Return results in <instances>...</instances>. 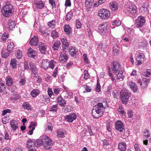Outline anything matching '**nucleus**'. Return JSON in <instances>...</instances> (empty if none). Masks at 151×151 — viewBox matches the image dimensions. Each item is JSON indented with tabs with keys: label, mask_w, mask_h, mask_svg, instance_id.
Listing matches in <instances>:
<instances>
[{
	"label": "nucleus",
	"mask_w": 151,
	"mask_h": 151,
	"mask_svg": "<svg viewBox=\"0 0 151 151\" xmlns=\"http://www.w3.org/2000/svg\"><path fill=\"white\" fill-rule=\"evenodd\" d=\"M105 107L102 103H98L93 106L92 110V116L95 119H98L101 116L104 111Z\"/></svg>",
	"instance_id": "nucleus-1"
},
{
	"label": "nucleus",
	"mask_w": 151,
	"mask_h": 151,
	"mask_svg": "<svg viewBox=\"0 0 151 151\" xmlns=\"http://www.w3.org/2000/svg\"><path fill=\"white\" fill-rule=\"evenodd\" d=\"M14 9L10 4L5 5L2 9L1 12L3 15L6 17H9L14 13Z\"/></svg>",
	"instance_id": "nucleus-2"
},
{
	"label": "nucleus",
	"mask_w": 151,
	"mask_h": 151,
	"mask_svg": "<svg viewBox=\"0 0 151 151\" xmlns=\"http://www.w3.org/2000/svg\"><path fill=\"white\" fill-rule=\"evenodd\" d=\"M130 93L127 90L123 89L120 92L121 99L123 104H125L128 101Z\"/></svg>",
	"instance_id": "nucleus-3"
},
{
	"label": "nucleus",
	"mask_w": 151,
	"mask_h": 151,
	"mask_svg": "<svg viewBox=\"0 0 151 151\" xmlns=\"http://www.w3.org/2000/svg\"><path fill=\"white\" fill-rule=\"evenodd\" d=\"M43 147L46 150L50 149L52 146L53 142L51 139L47 136H44L43 137Z\"/></svg>",
	"instance_id": "nucleus-4"
},
{
	"label": "nucleus",
	"mask_w": 151,
	"mask_h": 151,
	"mask_svg": "<svg viewBox=\"0 0 151 151\" xmlns=\"http://www.w3.org/2000/svg\"><path fill=\"white\" fill-rule=\"evenodd\" d=\"M108 22H103L99 25V32L101 35H103L108 32L109 29Z\"/></svg>",
	"instance_id": "nucleus-5"
},
{
	"label": "nucleus",
	"mask_w": 151,
	"mask_h": 151,
	"mask_svg": "<svg viewBox=\"0 0 151 151\" xmlns=\"http://www.w3.org/2000/svg\"><path fill=\"white\" fill-rule=\"evenodd\" d=\"M98 15L102 19H108L110 15L109 11L106 9H101L98 12Z\"/></svg>",
	"instance_id": "nucleus-6"
},
{
	"label": "nucleus",
	"mask_w": 151,
	"mask_h": 151,
	"mask_svg": "<svg viewBox=\"0 0 151 151\" xmlns=\"http://www.w3.org/2000/svg\"><path fill=\"white\" fill-rule=\"evenodd\" d=\"M127 13L131 17H133L137 12L136 6L134 4H131L127 8Z\"/></svg>",
	"instance_id": "nucleus-7"
},
{
	"label": "nucleus",
	"mask_w": 151,
	"mask_h": 151,
	"mask_svg": "<svg viewBox=\"0 0 151 151\" xmlns=\"http://www.w3.org/2000/svg\"><path fill=\"white\" fill-rule=\"evenodd\" d=\"M111 64V70L114 73L116 74L119 70L123 69L122 68L121 65L118 61H114Z\"/></svg>",
	"instance_id": "nucleus-8"
},
{
	"label": "nucleus",
	"mask_w": 151,
	"mask_h": 151,
	"mask_svg": "<svg viewBox=\"0 0 151 151\" xmlns=\"http://www.w3.org/2000/svg\"><path fill=\"white\" fill-rule=\"evenodd\" d=\"M145 22V20L142 16H139L137 19H135V27L138 28L142 27L144 25Z\"/></svg>",
	"instance_id": "nucleus-9"
},
{
	"label": "nucleus",
	"mask_w": 151,
	"mask_h": 151,
	"mask_svg": "<svg viewBox=\"0 0 151 151\" xmlns=\"http://www.w3.org/2000/svg\"><path fill=\"white\" fill-rule=\"evenodd\" d=\"M136 60L137 65L141 64L142 62L144 61L145 56L144 54L142 53L137 52L135 54Z\"/></svg>",
	"instance_id": "nucleus-10"
},
{
	"label": "nucleus",
	"mask_w": 151,
	"mask_h": 151,
	"mask_svg": "<svg viewBox=\"0 0 151 151\" xmlns=\"http://www.w3.org/2000/svg\"><path fill=\"white\" fill-rule=\"evenodd\" d=\"M27 147L29 149V151H35L37 149L35 142L29 139L27 143Z\"/></svg>",
	"instance_id": "nucleus-11"
},
{
	"label": "nucleus",
	"mask_w": 151,
	"mask_h": 151,
	"mask_svg": "<svg viewBox=\"0 0 151 151\" xmlns=\"http://www.w3.org/2000/svg\"><path fill=\"white\" fill-rule=\"evenodd\" d=\"M68 56L67 52L63 50L60 54L59 60L61 63L66 62L68 59Z\"/></svg>",
	"instance_id": "nucleus-12"
},
{
	"label": "nucleus",
	"mask_w": 151,
	"mask_h": 151,
	"mask_svg": "<svg viewBox=\"0 0 151 151\" xmlns=\"http://www.w3.org/2000/svg\"><path fill=\"white\" fill-rule=\"evenodd\" d=\"M116 129L120 132H122L124 129V125L123 123L120 120L116 121L115 124Z\"/></svg>",
	"instance_id": "nucleus-13"
},
{
	"label": "nucleus",
	"mask_w": 151,
	"mask_h": 151,
	"mask_svg": "<svg viewBox=\"0 0 151 151\" xmlns=\"http://www.w3.org/2000/svg\"><path fill=\"white\" fill-rule=\"evenodd\" d=\"M30 69L31 70V73L35 76L38 75V69L36 67V64L32 62H30L29 64Z\"/></svg>",
	"instance_id": "nucleus-14"
},
{
	"label": "nucleus",
	"mask_w": 151,
	"mask_h": 151,
	"mask_svg": "<svg viewBox=\"0 0 151 151\" xmlns=\"http://www.w3.org/2000/svg\"><path fill=\"white\" fill-rule=\"evenodd\" d=\"M94 0H86L85 4L87 12L91 11V9L92 7L93 4L94 3Z\"/></svg>",
	"instance_id": "nucleus-15"
},
{
	"label": "nucleus",
	"mask_w": 151,
	"mask_h": 151,
	"mask_svg": "<svg viewBox=\"0 0 151 151\" xmlns=\"http://www.w3.org/2000/svg\"><path fill=\"white\" fill-rule=\"evenodd\" d=\"M34 4L35 5V7L37 9H42L45 6V3L42 0H35L34 1Z\"/></svg>",
	"instance_id": "nucleus-16"
},
{
	"label": "nucleus",
	"mask_w": 151,
	"mask_h": 151,
	"mask_svg": "<svg viewBox=\"0 0 151 151\" xmlns=\"http://www.w3.org/2000/svg\"><path fill=\"white\" fill-rule=\"evenodd\" d=\"M109 6L110 9L114 11H117L119 7L118 4L116 2L114 1L111 2L109 4Z\"/></svg>",
	"instance_id": "nucleus-17"
},
{
	"label": "nucleus",
	"mask_w": 151,
	"mask_h": 151,
	"mask_svg": "<svg viewBox=\"0 0 151 151\" xmlns=\"http://www.w3.org/2000/svg\"><path fill=\"white\" fill-rule=\"evenodd\" d=\"M76 114L74 113H72L67 115L65 119L68 121L72 122L73 120L76 119Z\"/></svg>",
	"instance_id": "nucleus-18"
},
{
	"label": "nucleus",
	"mask_w": 151,
	"mask_h": 151,
	"mask_svg": "<svg viewBox=\"0 0 151 151\" xmlns=\"http://www.w3.org/2000/svg\"><path fill=\"white\" fill-rule=\"evenodd\" d=\"M56 100L60 106L65 107L66 104V101L61 96H58Z\"/></svg>",
	"instance_id": "nucleus-19"
},
{
	"label": "nucleus",
	"mask_w": 151,
	"mask_h": 151,
	"mask_svg": "<svg viewBox=\"0 0 151 151\" xmlns=\"http://www.w3.org/2000/svg\"><path fill=\"white\" fill-rule=\"evenodd\" d=\"M10 124L12 129L14 131H15L18 127V122L15 119L11 120L10 122Z\"/></svg>",
	"instance_id": "nucleus-20"
},
{
	"label": "nucleus",
	"mask_w": 151,
	"mask_h": 151,
	"mask_svg": "<svg viewBox=\"0 0 151 151\" xmlns=\"http://www.w3.org/2000/svg\"><path fill=\"white\" fill-rule=\"evenodd\" d=\"M39 50L41 53L44 54L45 52L47 46L45 43L42 42L39 43L38 45Z\"/></svg>",
	"instance_id": "nucleus-21"
},
{
	"label": "nucleus",
	"mask_w": 151,
	"mask_h": 151,
	"mask_svg": "<svg viewBox=\"0 0 151 151\" xmlns=\"http://www.w3.org/2000/svg\"><path fill=\"white\" fill-rule=\"evenodd\" d=\"M50 65V61L47 59L43 60L41 64L42 68L44 69H47Z\"/></svg>",
	"instance_id": "nucleus-22"
},
{
	"label": "nucleus",
	"mask_w": 151,
	"mask_h": 151,
	"mask_svg": "<svg viewBox=\"0 0 151 151\" xmlns=\"http://www.w3.org/2000/svg\"><path fill=\"white\" fill-rule=\"evenodd\" d=\"M64 32L67 35H70L71 34L72 30L69 24H65L64 27Z\"/></svg>",
	"instance_id": "nucleus-23"
},
{
	"label": "nucleus",
	"mask_w": 151,
	"mask_h": 151,
	"mask_svg": "<svg viewBox=\"0 0 151 151\" xmlns=\"http://www.w3.org/2000/svg\"><path fill=\"white\" fill-rule=\"evenodd\" d=\"M36 51L33 50L31 47L28 50L27 55L29 57L34 58L36 56Z\"/></svg>",
	"instance_id": "nucleus-24"
},
{
	"label": "nucleus",
	"mask_w": 151,
	"mask_h": 151,
	"mask_svg": "<svg viewBox=\"0 0 151 151\" xmlns=\"http://www.w3.org/2000/svg\"><path fill=\"white\" fill-rule=\"evenodd\" d=\"M69 53L72 57L76 56V53L78 52L77 49L75 47H71L70 49Z\"/></svg>",
	"instance_id": "nucleus-25"
},
{
	"label": "nucleus",
	"mask_w": 151,
	"mask_h": 151,
	"mask_svg": "<svg viewBox=\"0 0 151 151\" xmlns=\"http://www.w3.org/2000/svg\"><path fill=\"white\" fill-rule=\"evenodd\" d=\"M38 39L37 37L35 36L30 40L29 43L31 45L36 46L38 44Z\"/></svg>",
	"instance_id": "nucleus-26"
},
{
	"label": "nucleus",
	"mask_w": 151,
	"mask_h": 151,
	"mask_svg": "<svg viewBox=\"0 0 151 151\" xmlns=\"http://www.w3.org/2000/svg\"><path fill=\"white\" fill-rule=\"evenodd\" d=\"M124 71V69H121L119 70V71H118L116 74V78L117 80H119L122 79L123 80L124 76L123 75V71Z\"/></svg>",
	"instance_id": "nucleus-27"
},
{
	"label": "nucleus",
	"mask_w": 151,
	"mask_h": 151,
	"mask_svg": "<svg viewBox=\"0 0 151 151\" xmlns=\"http://www.w3.org/2000/svg\"><path fill=\"white\" fill-rule=\"evenodd\" d=\"M61 42L63 44V50L68 49L69 46V44L67 40L64 38L61 39Z\"/></svg>",
	"instance_id": "nucleus-28"
},
{
	"label": "nucleus",
	"mask_w": 151,
	"mask_h": 151,
	"mask_svg": "<svg viewBox=\"0 0 151 151\" xmlns=\"http://www.w3.org/2000/svg\"><path fill=\"white\" fill-rule=\"evenodd\" d=\"M8 44L7 46V50L10 53H12L13 52V49L14 47V44L13 42L10 41L9 42V40L8 41Z\"/></svg>",
	"instance_id": "nucleus-29"
},
{
	"label": "nucleus",
	"mask_w": 151,
	"mask_h": 151,
	"mask_svg": "<svg viewBox=\"0 0 151 151\" xmlns=\"http://www.w3.org/2000/svg\"><path fill=\"white\" fill-rule=\"evenodd\" d=\"M6 85L9 86H11L13 83V80L12 77L10 76H7L6 77Z\"/></svg>",
	"instance_id": "nucleus-30"
},
{
	"label": "nucleus",
	"mask_w": 151,
	"mask_h": 151,
	"mask_svg": "<svg viewBox=\"0 0 151 151\" xmlns=\"http://www.w3.org/2000/svg\"><path fill=\"white\" fill-rule=\"evenodd\" d=\"M128 84L134 92H135L137 91V87L135 83L132 81H129Z\"/></svg>",
	"instance_id": "nucleus-31"
},
{
	"label": "nucleus",
	"mask_w": 151,
	"mask_h": 151,
	"mask_svg": "<svg viewBox=\"0 0 151 151\" xmlns=\"http://www.w3.org/2000/svg\"><path fill=\"white\" fill-rule=\"evenodd\" d=\"M10 53L7 49L6 48L3 49L2 50L1 55L2 58H6L9 55Z\"/></svg>",
	"instance_id": "nucleus-32"
},
{
	"label": "nucleus",
	"mask_w": 151,
	"mask_h": 151,
	"mask_svg": "<svg viewBox=\"0 0 151 151\" xmlns=\"http://www.w3.org/2000/svg\"><path fill=\"white\" fill-rule=\"evenodd\" d=\"M118 149L121 151H124L126 149V145L125 143L120 142L118 145Z\"/></svg>",
	"instance_id": "nucleus-33"
},
{
	"label": "nucleus",
	"mask_w": 151,
	"mask_h": 151,
	"mask_svg": "<svg viewBox=\"0 0 151 151\" xmlns=\"http://www.w3.org/2000/svg\"><path fill=\"white\" fill-rule=\"evenodd\" d=\"M21 97L20 95L18 94H14L9 97V99L11 101H15L19 99Z\"/></svg>",
	"instance_id": "nucleus-34"
},
{
	"label": "nucleus",
	"mask_w": 151,
	"mask_h": 151,
	"mask_svg": "<svg viewBox=\"0 0 151 151\" xmlns=\"http://www.w3.org/2000/svg\"><path fill=\"white\" fill-rule=\"evenodd\" d=\"M8 27L7 28L9 29H12V28H14L15 26V22L11 19H9L8 21Z\"/></svg>",
	"instance_id": "nucleus-35"
},
{
	"label": "nucleus",
	"mask_w": 151,
	"mask_h": 151,
	"mask_svg": "<svg viewBox=\"0 0 151 151\" xmlns=\"http://www.w3.org/2000/svg\"><path fill=\"white\" fill-rule=\"evenodd\" d=\"M22 106L24 109H26L27 110H31L32 109L31 106L27 102H24L22 104Z\"/></svg>",
	"instance_id": "nucleus-36"
},
{
	"label": "nucleus",
	"mask_w": 151,
	"mask_h": 151,
	"mask_svg": "<svg viewBox=\"0 0 151 151\" xmlns=\"http://www.w3.org/2000/svg\"><path fill=\"white\" fill-rule=\"evenodd\" d=\"M50 35L54 39L58 37L59 35V34L56 30L54 29L51 30Z\"/></svg>",
	"instance_id": "nucleus-37"
},
{
	"label": "nucleus",
	"mask_w": 151,
	"mask_h": 151,
	"mask_svg": "<svg viewBox=\"0 0 151 151\" xmlns=\"http://www.w3.org/2000/svg\"><path fill=\"white\" fill-rule=\"evenodd\" d=\"M40 93V91L39 90L37 89H35L32 91L30 93V95L33 97H36Z\"/></svg>",
	"instance_id": "nucleus-38"
},
{
	"label": "nucleus",
	"mask_w": 151,
	"mask_h": 151,
	"mask_svg": "<svg viewBox=\"0 0 151 151\" xmlns=\"http://www.w3.org/2000/svg\"><path fill=\"white\" fill-rule=\"evenodd\" d=\"M57 136L58 137H64V132L62 129L58 130L57 131Z\"/></svg>",
	"instance_id": "nucleus-39"
},
{
	"label": "nucleus",
	"mask_w": 151,
	"mask_h": 151,
	"mask_svg": "<svg viewBox=\"0 0 151 151\" xmlns=\"http://www.w3.org/2000/svg\"><path fill=\"white\" fill-rule=\"evenodd\" d=\"M60 44V41H57L53 44L52 47V49L54 50H57L59 47Z\"/></svg>",
	"instance_id": "nucleus-40"
},
{
	"label": "nucleus",
	"mask_w": 151,
	"mask_h": 151,
	"mask_svg": "<svg viewBox=\"0 0 151 151\" xmlns=\"http://www.w3.org/2000/svg\"><path fill=\"white\" fill-rule=\"evenodd\" d=\"M6 90L5 85L4 81H0V93L4 92Z\"/></svg>",
	"instance_id": "nucleus-41"
},
{
	"label": "nucleus",
	"mask_w": 151,
	"mask_h": 151,
	"mask_svg": "<svg viewBox=\"0 0 151 151\" xmlns=\"http://www.w3.org/2000/svg\"><path fill=\"white\" fill-rule=\"evenodd\" d=\"M86 31L88 33V35L90 37H92V30L89 25L87 26Z\"/></svg>",
	"instance_id": "nucleus-42"
},
{
	"label": "nucleus",
	"mask_w": 151,
	"mask_h": 151,
	"mask_svg": "<svg viewBox=\"0 0 151 151\" xmlns=\"http://www.w3.org/2000/svg\"><path fill=\"white\" fill-rule=\"evenodd\" d=\"M15 54L17 58L18 59L21 58L22 57V52L20 50H16Z\"/></svg>",
	"instance_id": "nucleus-43"
},
{
	"label": "nucleus",
	"mask_w": 151,
	"mask_h": 151,
	"mask_svg": "<svg viewBox=\"0 0 151 151\" xmlns=\"http://www.w3.org/2000/svg\"><path fill=\"white\" fill-rule=\"evenodd\" d=\"M10 65H11L13 68L16 67L17 60L15 59L12 58L11 59L10 63Z\"/></svg>",
	"instance_id": "nucleus-44"
},
{
	"label": "nucleus",
	"mask_w": 151,
	"mask_h": 151,
	"mask_svg": "<svg viewBox=\"0 0 151 151\" xmlns=\"http://www.w3.org/2000/svg\"><path fill=\"white\" fill-rule=\"evenodd\" d=\"M58 104L52 106L50 108V111L56 112L58 109Z\"/></svg>",
	"instance_id": "nucleus-45"
},
{
	"label": "nucleus",
	"mask_w": 151,
	"mask_h": 151,
	"mask_svg": "<svg viewBox=\"0 0 151 151\" xmlns=\"http://www.w3.org/2000/svg\"><path fill=\"white\" fill-rule=\"evenodd\" d=\"M36 146H37V148L38 147H40L42 145H43V140L39 139L37 140L36 142Z\"/></svg>",
	"instance_id": "nucleus-46"
},
{
	"label": "nucleus",
	"mask_w": 151,
	"mask_h": 151,
	"mask_svg": "<svg viewBox=\"0 0 151 151\" xmlns=\"http://www.w3.org/2000/svg\"><path fill=\"white\" fill-rule=\"evenodd\" d=\"M9 37V34L6 32L4 33L3 34L2 37L1 39L2 40L5 42L6 41L7 39Z\"/></svg>",
	"instance_id": "nucleus-47"
},
{
	"label": "nucleus",
	"mask_w": 151,
	"mask_h": 151,
	"mask_svg": "<svg viewBox=\"0 0 151 151\" xmlns=\"http://www.w3.org/2000/svg\"><path fill=\"white\" fill-rule=\"evenodd\" d=\"M73 16V13L71 12H68L66 16L65 19L66 20H69Z\"/></svg>",
	"instance_id": "nucleus-48"
},
{
	"label": "nucleus",
	"mask_w": 151,
	"mask_h": 151,
	"mask_svg": "<svg viewBox=\"0 0 151 151\" xmlns=\"http://www.w3.org/2000/svg\"><path fill=\"white\" fill-rule=\"evenodd\" d=\"M53 89L54 94L55 95H58L59 94L60 91V88L54 87Z\"/></svg>",
	"instance_id": "nucleus-49"
},
{
	"label": "nucleus",
	"mask_w": 151,
	"mask_h": 151,
	"mask_svg": "<svg viewBox=\"0 0 151 151\" xmlns=\"http://www.w3.org/2000/svg\"><path fill=\"white\" fill-rule=\"evenodd\" d=\"M76 24L77 28L79 29L81 28L82 24L78 19L76 20Z\"/></svg>",
	"instance_id": "nucleus-50"
},
{
	"label": "nucleus",
	"mask_w": 151,
	"mask_h": 151,
	"mask_svg": "<svg viewBox=\"0 0 151 151\" xmlns=\"http://www.w3.org/2000/svg\"><path fill=\"white\" fill-rule=\"evenodd\" d=\"M47 94L49 97L51 98L52 96L54 95V93L51 88H48L47 91Z\"/></svg>",
	"instance_id": "nucleus-51"
},
{
	"label": "nucleus",
	"mask_w": 151,
	"mask_h": 151,
	"mask_svg": "<svg viewBox=\"0 0 151 151\" xmlns=\"http://www.w3.org/2000/svg\"><path fill=\"white\" fill-rule=\"evenodd\" d=\"M63 111L65 112H70L71 111V108L70 106H68L65 108H63Z\"/></svg>",
	"instance_id": "nucleus-52"
},
{
	"label": "nucleus",
	"mask_w": 151,
	"mask_h": 151,
	"mask_svg": "<svg viewBox=\"0 0 151 151\" xmlns=\"http://www.w3.org/2000/svg\"><path fill=\"white\" fill-rule=\"evenodd\" d=\"M90 76V75L88 73V71L85 70L84 72V79L87 80L88 79Z\"/></svg>",
	"instance_id": "nucleus-53"
},
{
	"label": "nucleus",
	"mask_w": 151,
	"mask_h": 151,
	"mask_svg": "<svg viewBox=\"0 0 151 151\" xmlns=\"http://www.w3.org/2000/svg\"><path fill=\"white\" fill-rule=\"evenodd\" d=\"M55 64L56 62L55 61L53 60H51L50 63V65L49 67L50 68L53 69Z\"/></svg>",
	"instance_id": "nucleus-54"
},
{
	"label": "nucleus",
	"mask_w": 151,
	"mask_h": 151,
	"mask_svg": "<svg viewBox=\"0 0 151 151\" xmlns=\"http://www.w3.org/2000/svg\"><path fill=\"white\" fill-rule=\"evenodd\" d=\"M55 22L54 20H52L51 21L49 22L48 23V25L49 27L51 28H53L55 26Z\"/></svg>",
	"instance_id": "nucleus-55"
},
{
	"label": "nucleus",
	"mask_w": 151,
	"mask_h": 151,
	"mask_svg": "<svg viewBox=\"0 0 151 151\" xmlns=\"http://www.w3.org/2000/svg\"><path fill=\"white\" fill-rule=\"evenodd\" d=\"M26 80L24 78H22L20 79L19 82V85L20 86H24L25 84Z\"/></svg>",
	"instance_id": "nucleus-56"
},
{
	"label": "nucleus",
	"mask_w": 151,
	"mask_h": 151,
	"mask_svg": "<svg viewBox=\"0 0 151 151\" xmlns=\"http://www.w3.org/2000/svg\"><path fill=\"white\" fill-rule=\"evenodd\" d=\"M150 79H147L145 78H143L142 79V83L146 85L148 84L150 81Z\"/></svg>",
	"instance_id": "nucleus-57"
},
{
	"label": "nucleus",
	"mask_w": 151,
	"mask_h": 151,
	"mask_svg": "<svg viewBox=\"0 0 151 151\" xmlns=\"http://www.w3.org/2000/svg\"><path fill=\"white\" fill-rule=\"evenodd\" d=\"M147 3H145L143 6L141 8L140 10H143L144 11H147V7L148 5Z\"/></svg>",
	"instance_id": "nucleus-58"
},
{
	"label": "nucleus",
	"mask_w": 151,
	"mask_h": 151,
	"mask_svg": "<svg viewBox=\"0 0 151 151\" xmlns=\"http://www.w3.org/2000/svg\"><path fill=\"white\" fill-rule=\"evenodd\" d=\"M11 110L9 109H7L4 110L2 112V115L4 116L7 113H10Z\"/></svg>",
	"instance_id": "nucleus-59"
},
{
	"label": "nucleus",
	"mask_w": 151,
	"mask_h": 151,
	"mask_svg": "<svg viewBox=\"0 0 151 151\" xmlns=\"http://www.w3.org/2000/svg\"><path fill=\"white\" fill-rule=\"evenodd\" d=\"M83 58L85 62L86 63H88L89 61L87 58V55L86 54H83Z\"/></svg>",
	"instance_id": "nucleus-60"
},
{
	"label": "nucleus",
	"mask_w": 151,
	"mask_h": 151,
	"mask_svg": "<svg viewBox=\"0 0 151 151\" xmlns=\"http://www.w3.org/2000/svg\"><path fill=\"white\" fill-rule=\"evenodd\" d=\"M10 137L9 134L7 132V131L4 132V138L5 140L10 139Z\"/></svg>",
	"instance_id": "nucleus-61"
},
{
	"label": "nucleus",
	"mask_w": 151,
	"mask_h": 151,
	"mask_svg": "<svg viewBox=\"0 0 151 151\" xmlns=\"http://www.w3.org/2000/svg\"><path fill=\"white\" fill-rule=\"evenodd\" d=\"M134 147L135 151H141V150L139 147L138 145L137 144H135L134 145Z\"/></svg>",
	"instance_id": "nucleus-62"
},
{
	"label": "nucleus",
	"mask_w": 151,
	"mask_h": 151,
	"mask_svg": "<svg viewBox=\"0 0 151 151\" xmlns=\"http://www.w3.org/2000/svg\"><path fill=\"white\" fill-rule=\"evenodd\" d=\"M119 50L116 49L115 47L113 48V52L114 55H116L117 54V53H119Z\"/></svg>",
	"instance_id": "nucleus-63"
},
{
	"label": "nucleus",
	"mask_w": 151,
	"mask_h": 151,
	"mask_svg": "<svg viewBox=\"0 0 151 151\" xmlns=\"http://www.w3.org/2000/svg\"><path fill=\"white\" fill-rule=\"evenodd\" d=\"M121 24V22L120 21L115 20L113 23V25H116L117 26H119Z\"/></svg>",
	"instance_id": "nucleus-64"
}]
</instances>
